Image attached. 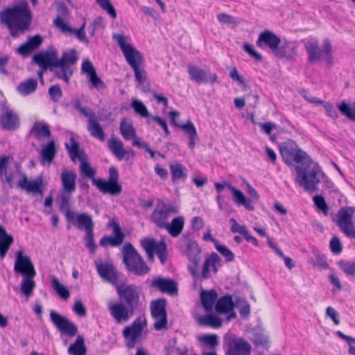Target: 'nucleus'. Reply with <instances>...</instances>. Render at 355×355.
I'll list each match as a JSON object with an SVG mask.
<instances>
[{
  "label": "nucleus",
  "instance_id": "a18cd8bd",
  "mask_svg": "<svg viewBox=\"0 0 355 355\" xmlns=\"http://www.w3.org/2000/svg\"><path fill=\"white\" fill-rule=\"evenodd\" d=\"M203 307L207 311H211L214 304L217 298V293L214 291H202L200 295Z\"/></svg>",
  "mask_w": 355,
  "mask_h": 355
},
{
  "label": "nucleus",
  "instance_id": "e433bc0d",
  "mask_svg": "<svg viewBox=\"0 0 355 355\" xmlns=\"http://www.w3.org/2000/svg\"><path fill=\"white\" fill-rule=\"evenodd\" d=\"M13 242V237L10 234H8L6 229L0 225V257L1 259L6 257V253Z\"/></svg>",
  "mask_w": 355,
  "mask_h": 355
},
{
  "label": "nucleus",
  "instance_id": "bb28decb",
  "mask_svg": "<svg viewBox=\"0 0 355 355\" xmlns=\"http://www.w3.org/2000/svg\"><path fill=\"white\" fill-rule=\"evenodd\" d=\"M112 232L114 236H104L100 241V245L103 247L110 245L112 247L119 246L123 242L124 234L121 232L119 224L112 223Z\"/></svg>",
  "mask_w": 355,
  "mask_h": 355
},
{
  "label": "nucleus",
  "instance_id": "7ed1b4c3",
  "mask_svg": "<svg viewBox=\"0 0 355 355\" xmlns=\"http://www.w3.org/2000/svg\"><path fill=\"white\" fill-rule=\"evenodd\" d=\"M297 177L295 181L300 187L309 193L318 190V185L322 179L324 173L316 162L310 158V162L295 166Z\"/></svg>",
  "mask_w": 355,
  "mask_h": 355
},
{
  "label": "nucleus",
  "instance_id": "4d7b16f0",
  "mask_svg": "<svg viewBox=\"0 0 355 355\" xmlns=\"http://www.w3.org/2000/svg\"><path fill=\"white\" fill-rule=\"evenodd\" d=\"M102 9L105 10L112 19L116 17V12L110 0H96Z\"/></svg>",
  "mask_w": 355,
  "mask_h": 355
},
{
  "label": "nucleus",
  "instance_id": "dca6fc26",
  "mask_svg": "<svg viewBox=\"0 0 355 355\" xmlns=\"http://www.w3.org/2000/svg\"><path fill=\"white\" fill-rule=\"evenodd\" d=\"M51 320L53 324L60 331L69 336H73L76 334L77 327L66 317L62 316L55 312L51 311L50 313Z\"/></svg>",
  "mask_w": 355,
  "mask_h": 355
},
{
  "label": "nucleus",
  "instance_id": "338daca9",
  "mask_svg": "<svg viewBox=\"0 0 355 355\" xmlns=\"http://www.w3.org/2000/svg\"><path fill=\"white\" fill-rule=\"evenodd\" d=\"M230 222L232 223L231 231L234 233H239L244 236L246 234L248 230L245 226L238 223L234 218H230Z\"/></svg>",
  "mask_w": 355,
  "mask_h": 355
},
{
  "label": "nucleus",
  "instance_id": "f257e3e1",
  "mask_svg": "<svg viewBox=\"0 0 355 355\" xmlns=\"http://www.w3.org/2000/svg\"><path fill=\"white\" fill-rule=\"evenodd\" d=\"M31 12L26 3L7 8L0 12V24L6 25L11 35L17 37L29 26Z\"/></svg>",
  "mask_w": 355,
  "mask_h": 355
},
{
  "label": "nucleus",
  "instance_id": "412c9836",
  "mask_svg": "<svg viewBox=\"0 0 355 355\" xmlns=\"http://www.w3.org/2000/svg\"><path fill=\"white\" fill-rule=\"evenodd\" d=\"M107 146L109 150L119 161L123 159L128 160L130 157L134 156V152L132 150H126L123 143L118 138L111 137L108 140Z\"/></svg>",
  "mask_w": 355,
  "mask_h": 355
},
{
  "label": "nucleus",
  "instance_id": "ea45409f",
  "mask_svg": "<svg viewBox=\"0 0 355 355\" xmlns=\"http://www.w3.org/2000/svg\"><path fill=\"white\" fill-rule=\"evenodd\" d=\"M55 145L53 141H50L46 145H44L40 152L42 164H45L47 163L48 164H50L53 162L55 156Z\"/></svg>",
  "mask_w": 355,
  "mask_h": 355
},
{
  "label": "nucleus",
  "instance_id": "f8f14e48",
  "mask_svg": "<svg viewBox=\"0 0 355 355\" xmlns=\"http://www.w3.org/2000/svg\"><path fill=\"white\" fill-rule=\"evenodd\" d=\"M140 243L150 261L154 260V254L156 253L161 263H164L166 259V245L164 241H157L154 239L144 238L141 240Z\"/></svg>",
  "mask_w": 355,
  "mask_h": 355
},
{
  "label": "nucleus",
  "instance_id": "79ce46f5",
  "mask_svg": "<svg viewBox=\"0 0 355 355\" xmlns=\"http://www.w3.org/2000/svg\"><path fill=\"white\" fill-rule=\"evenodd\" d=\"M37 87V80L33 78H29L20 83L17 87V91L20 95L26 96L35 92Z\"/></svg>",
  "mask_w": 355,
  "mask_h": 355
},
{
  "label": "nucleus",
  "instance_id": "13d9d810",
  "mask_svg": "<svg viewBox=\"0 0 355 355\" xmlns=\"http://www.w3.org/2000/svg\"><path fill=\"white\" fill-rule=\"evenodd\" d=\"M215 248L217 251L225 258L227 261H232L234 260V255L233 252L225 245H221L218 242L216 243Z\"/></svg>",
  "mask_w": 355,
  "mask_h": 355
},
{
  "label": "nucleus",
  "instance_id": "0eeeda50",
  "mask_svg": "<svg viewBox=\"0 0 355 355\" xmlns=\"http://www.w3.org/2000/svg\"><path fill=\"white\" fill-rule=\"evenodd\" d=\"M279 151L284 161L288 165L294 163L304 164L310 162V157L304 151L299 149L297 144L288 140L279 145Z\"/></svg>",
  "mask_w": 355,
  "mask_h": 355
},
{
  "label": "nucleus",
  "instance_id": "a19ab883",
  "mask_svg": "<svg viewBox=\"0 0 355 355\" xmlns=\"http://www.w3.org/2000/svg\"><path fill=\"white\" fill-rule=\"evenodd\" d=\"M228 189L231 191L233 200L236 205H243L248 210L254 209V207L250 204V200L240 190L236 189L232 185L228 186Z\"/></svg>",
  "mask_w": 355,
  "mask_h": 355
},
{
  "label": "nucleus",
  "instance_id": "de8ad7c7",
  "mask_svg": "<svg viewBox=\"0 0 355 355\" xmlns=\"http://www.w3.org/2000/svg\"><path fill=\"white\" fill-rule=\"evenodd\" d=\"M51 280L52 287L58 295L64 300L68 299L70 296L68 288L62 285L59 279L54 275L51 276Z\"/></svg>",
  "mask_w": 355,
  "mask_h": 355
},
{
  "label": "nucleus",
  "instance_id": "473e14b6",
  "mask_svg": "<svg viewBox=\"0 0 355 355\" xmlns=\"http://www.w3.org/2000/svg\"><path fill=\"white\" fill-rule=\"evenodd\" d=\"M172 182L175 184L184 182L187 178V169L178 162H172L169 164Z\"/></svg>",
  "mask_w": 355,
  "mask_h": 355
},
{
  "label": "nucleus",
  "instance_id": "1a4fd4ad",
  "mask_svg": "<svg viewBox=\"0 0 355 355\" xmlns=\"http://www.w3.org/2000/svg\"><path fill=\"white\" fill-rule=\"evenodd\" d=\"M76 60L77 58L74 50L64 52L60 60L57 56V69H55V76L68 83L73 74L71 65L73 64Z\"/></svg>",
  "mask_w": 355,
  "mask_h": 355
},
{
  "label": "nucleus",
  "instance_id": "4468645a",
  "mask_svg": "<svg viewBox=\"0 0 355 355\" xmlns=\"http://www.w3.org/2000/svg\"><path fill=\"white\" fill-rule=\"evenodd\" d=\"M355 207L342 208L338 214V225L345 235L350 238L355 237V227L352 223Z\"/></svg>",
  "mask_w": 355,
  "mask_h": 355
},
{
  "label": "nucleus",
  "instance_id": "5fc2aeb1",
  "mask_svg": "<svg viewBox=\"0 0 355 355\" xmlns=\"http://www.w3.org/2000/svg\"><path fill=\"white\" fill-rule=\"evenodd\" d=\"M218 336L216 334H204L198 337V340L205 345L214 348L218 345Z\"/></svg>",
  "mask_w": 355,
  "mask_h": 355
},
{
  "label": "nucleus",
  "instance_id": "cd10ccee",
  "mask_svg": "<svg viewBox=\"0 0 355 355\" xmlns=\"http://www.w3.org/2000/svg\"><path fill=\"white\" fill-rule=\"evenodd\" d=\"M67 220L79 230H85L87 232L94 228L92 218L87 214H76L73 212V216L70 218H67Z\"/></svg>",
  "mask_w": 355,
  "mask_h": 355
},
{
  "label": "nucleus",
  "instance_id": "774afa93",
  "mask_svg": "<svg viewBox=\"0 0 355 355\" xmlns=\"http://www.w3.org/2000/svg\"><path fill=\"white\" fill-rule=\"evenodd\" d=\"M85 240L86 241V246L89 249V250L92 252H94L96 245H95L94 241L93 230H89L86 232Z\"/></svg>",
  "mask_w": 355,
  "mask_h": 355
},
{
  "label": "nucleus",
  "instance_id": "c756f323",
  "mask_svg": "<svg viewBox=\"0 0 355 355\" xmlns=\"http://www.w3.org/2000/svg\"><path fill=\"white\" fill-rule=\"evenodd\" d=\"M234 303L231 296H225L220 297L216 304V311L218 313H227V320H231L236 318V314L233 311Z\"/></svg>",
  "mask_w": 355,
  "mask_h": 355
},
{
  "label": "nucleus",
  "instance_id": "a878e982",
  "mask_svg": "<svg viewBox=\"0 0 355 355\" xmlns=\"http://www.w3.org/2000/svg\"><path fill=\"white\" fill-rule=\"evenodd\" d=\"M92 183L103 193L117 196L121 193L122 187L119 183L93 178Z\"/></svg>",
  "mask_w": 355,
  "mask_h": 355
},
{
  "label": "nucleus",
  "instance_id": "c03bdc74",
  "mask_svg": "<svg viewBox=\"0 0 355 355\" xmlns=\"http://www.w3.org/2000/svg\"><path fill=\"white\" fill-rule=\"evenodd\" d=\"M87 130L93 137L101 141L105 140V134L101 125L98 122L97 119L94 121L91 120V122L87 123Z\"/></svg>",
  "mask_w": 355,
  "mask_h": 355
},
{
  "label": "nucleus",
  "instance_id": "9b49d317",
  "mask_svg": "<svg viewBox=\"0 0 355 355\" xmlns=\"http://www.w3.org/2000/svg\"><path fill=\"white\" fill-rule=\"evenodd\" d=\"M110 315L118 324L125 323L133 316L135 311L122 301H110L107 304Z\"/></svg>",
  "mask_w": 355,
  "mask_h": 355
},
{
  "label": "nucleus",
  "instance_id": "6e6552de",
  "mask_svg": "<svg viewBox=\"0 0 355 355\" xmlns=\"http://www.w3.org/2000/svg\"><path fill=\"white\" fill-rule=\"evenodd\" d=\"M116 289L123 302L134 311L141 305V291L139 286L134 284H120L116 285Z\"/></svg>",
  "mask_w": 355,
  "mask_h": 355
},
{
  "label": "nucleus",
  "instance_id": "423d86ee",
  "mask_svg": "<svg viewBox=\"0 0 355 355\" xmlns=\"http://www.w3.org/2000/svg\"><path fill=\"white\" fill-rule=\"evenodd\" d=\"M112 38L119 46L127 62L132 68L144 65L142 54L130 44L129 37L124 34L113 33Z\"/></svg>",
  "mask_w": 355,
  "mask_h": 355
},
{
  "label": "nucleus",
  "instance_id": "72a5a7b5",
  "mask_svg": "<svg viewBox=\"0 0 355 355\" xmlns=\"http://www.w3.org/2000/svg\"><path fill=\"white\" fill-rule=\"evenodd\" d=\"M30 134L36 139H40L49 137L51 131L44 121H36L31 129Z\"/></svg>",
  "mask_w": 355,
  "mask_h": 355
},
{
  "label": "nucleus",
  "instance_id": "2f4dec72",
  "mask_svg": "<svg viewBox=\"0 0 355 355\" xmlns=\"http://www.w3.org/2000/svg\"><path fill=\"white\" fill-rule=\"evenodd\" d=\"M220 259L216 253L213 252L207 257L202 268V275L203 278L208 279L211 277V272L216 273L218 267L220 266Z\"/></svg>",
  "mask_w": 355,
  "mask_h": 355
},
{
  "label": "nucleus",
  "instance_id": "58836bf2",
  "mask_svg": "<svg viewBox=\"0 0 355 355\" xmlns=\"http://www.w3.org/2000/svg\"><path fill=\"white\" fill-rule=\"evenodd\" d=\"M42 42V38L40 35H35L28 39L24 44L17 49V52L23 55H28L33 50L37 49Z\"/></svg>",
  "mask_w": 355,
  "mask_h": 355
},
{
  "label": "nucleus",
  "instance_id": "20e7f679",
  "mask_svg": "<svg viewBox=\"0 0 355 355\" xmlns=\"http://www.w3.org/2000/svg\"><path fill=\"white\" fill-rule=\"evenodd\" d=\"M123 261L128 270L138 276L148 274L150 268L130 243H126L123 247Z\"/></svg>",
  "mask_w": 355,
  "mask_h": 355
},
{
  "label": "nucleus",
  "instance_id": "69168bd1",
  "mask_svg": "<svg viewBox=\"0 0 355 355\" xmlns=\"http://www.w3.org/2000/svg\"><path fill=\"white\" fill-rule=\"evenodd\" d=\"M92 86L98 90L104 89L105 85L103 81L97 76L96 72L88 77Z\"/></svg>",
  "mask_w": 355,
  "mask_h": 355
},
{
  "label": "nucleus",
  "instance_id": "680f3d73",
  "mask_svg": "<svg viewBox=\"0 0 355 355\" xmlns=\"http://www.w3.org/2000/svg\"><path fill=\"white\" fill-rule=\"evenodd\" d=\"M80 160V171L82 173L85 175L89 178H93L95 174V171L91 168L89 164L84 160V157H82Z\"/></svg>",
  "mask_w": 355,
  "mask_h": 355
},
{
  "label": "nucleus",
  "instance_id": "864d4df0",
  "mask_svg": "<svg viewBox=\"0 0 355 355\" xmlns=\"http://www.w3.org/2000/svg\"><path fill=\"white\" fill-rule=\"evenodd\" d=\"M218 21L223 25H227L230 27L234 28L236 26L239 21L236 18L227 15L226 13H220L217 15Z\"/></svg>",
  "mask_w": 355,
  "mask_h": 355
},
{
  "label": "nucleus",
  "instance_id": "09e8293b",
  "mask_svg": "<svg viewBox=\"0 0 355 355\" xmlns=\"http://www.w3.org/2000/svg\"><path fill=\"white\" fill-rule=\"evenodd\" d=\"M70 355H85L86 348L84 345V339L78 336L76 342L71 345L68 349Z\"/></svg>",
  "mask_w": 355,
  "mask_h": 355
},
{
  "label": "nucleus",
  "instance_id": "9d476101",
  "mask_svg": "<svg viewBox=\"0 0 355 355\" xmlns=\"http://www.w3.org/2000/svg\"><path fill=\"white\" fill-rule=\"evenodd\" d=\"M146 327V318L144 317H139L130 325L124 328L123 336L127 341V346L129 348L134 347L135 343L141 337Z\"/></svg>",
  "mask_w": 355,
  "mask_h": 355
},
{
  "label": "nucleus",
  "instance_id": "7c9ffc66",
  "mask_svg": "<svg viewBox=\"0 0 355 355\" xmlns=\"http://www.w3.org/2000/svg\"><path fill=\"white\" fill-rule=\"evenodd\" d=\"M297 54V46L291 42L280 40L279 46L274 55L279 58L291 59L295 56Z\"/></svg>",
  "mask_w": 355,
  "mask_h": 355
},
{
  "label": "nucleus",
  "instance_id": "f3484780",
  "mask_svg": "<svg viewBox=\"0 0 355 355\" xmlns=\"http://www.w3.org/2000/svg\"><path fill=\"white\" fill-rule=\"evenodd\" d=\"M33 60L43 70H46L49 67L54 71L57 69V51L54 49L40 52L34 55Z\"/></svg>",
  "mask_w": 355,
  "mask_h": 355
},
{
  "label": "nucleus",
  "instance_id": "b1692460",
  "mask_svg": "<svg viewBox=\"0 0 355 355\" xmlns=\"http://www.w3.org/2000/svg\"><path fill=\"white\" fill-rule=\"evenodd\" d=\"M150 286L158 289L162 293L168 294H175L178 291L176 283L170 279L157 277L153 280H148Z\"/></svg>",
  "mask_w": 355,
  "mask_h": 355
},
{
  "label": "nucleus",
  "instance_id": "4c0bfd02",
  "mask_svg": "<svg viewBox=\"0 0 355 355\" xmlns=\"http://www.w3.org/2000/svg\"><path fill=\"white\" fill-rule=\"evenodd\" d=\"M169 116L171 118L172 123L182 129L185 134L189 137H198L197 130L193 125V123L191 121H188L184 124H179L175 122V119L179 117L180 113L177 111H171L168 113Z\"/></svg>",
  "mask_w": 355,
  "mask_h": 355
},
{
  "label": "nucleus",
  "instance_id": "bf43d9fd",
  "mask_svg": "<svg viewBox=\"0 0 355 355\" xmlns=\"http://www.w3.org/2000/svg\"><path fill=\"white\" fill-rule=\"evenodd\" d=\"M56 28L60 29L63 33L72 35L73 28L69 27L68 24L60 17H58L53 21Z\"/></svg>",
  "mask_w": 355,
  "mask_h": 355
},
{
  "label": "nucleus",
  "instance_id": "052dcab7",
  "mask_svg": "<svg viewBox=\"0 0 355 355\" xmlns=\"http://www.w3.org/2000/svg\"><path fill=\"white\" fill-rule=\"evenodd\" d=\"M135 72L136 80L140 84L144 83L147 78V73L144 65H139L132 68Z\"/></svg>",
  "mask_w": 355,
  "mask_h": 355
},
{
  "label": "nucleus",
  "instance_id": "37998d69",
  "mask_svg": "<svg viewBox=\"0 0 355 355\" xmlns=\"http://www.w3.org/2000/svg\"><path fill=\"white\" fill-rule=\"evenodd\" d=\"M199 324L218 329L222 326V320L214 314H207L197 318Z\"/></svg>",
  "mask_w": 355,
  "mask_h": 355
},
{
  "label": "nucleus",
  "instance_id": "393cba45",
  "mask_svg": "<svg viewBox=\"0 0 355 355\" xmlns=\"http://www.w3.org/2000/svg\"><path fill=\"white\" fill-rule=\"evenodd\" d=\"M62 190L69 194H71L76 189L77 174L73 170L62 169L60 174Z\"/></svg>",
  "mask_w": 355,
  "mask_h": 355
},
{
  "label": "nucleus",
  "instance_id": "4be33fe9",
  "mask_svg": "<svg viewBox=\"0 0 355 355\" xmlns=\"http://www.w3.org/2000/svg\"><path fill=\"white\" fill-rule=\"evenodd\" d=\"M1 125L6 130H15L20 125V119L16 112L8 107L3 108Z\"/></svg>",
  "mask_w": 355,
  "mask_h": 355
},
{
  "label": "nucleus",
  "instance_id": "f704fd0d",
  "mask_svg": "<svg viewBox=\"0 0 355 355\" xmlns=\"http://www.w3.org/2000/svg\"><path fill=\"white\" fill-rule=\"evenodd\" d=\"M186 255L195 266L201 261V250L196 241H190L187 245Z\"/></svg>",
  "mask_w": 355,
  "mask_h": 355
},
{
  "label": "nucleus",
  "instance_id": "603ef678",
  "mask_svg": "<svg viewBox=\"0 0 355 355\" xmlns=\"http://www.w3.org/2000/svg\"><path fill=\"white\" fill-rule=\"evenodd\" d=\"M66 148L68 149L72 161L75 162L76 158L82 159V157H83V155L80 154L78 151V144L73 138L70 139V146L66 144Z\"/></svg>",
  "mask_w": 355,
  "mask_h": 355
},
{
  "label": "nucleus",
  "instance_id": "e2e57ef3",
  "mask_svg": "<svg viewBox=\"0 0 355 355\" xmlns=\"http://www.w3.org/2000/svg\"><path fill=\"white\" fill-rule=\"evenodd\" d=\"M313 202L315 206L324 214H328V206L324 198L322 196H315L313 198Z\"/></svg>",
  "mask_w": 355,
  "mask_h": 355
},
{
  "label": "nucleus",
  "instance_id": "8fccbe9b",
  "mask_svg": "<svg viewBox=\"0 0 355 355\" xmlns=\"http://www.w3.org/2000/svg\"><path fill=\"white\" fill-rule=\"evenodd\" d=\"M70 198L71 194L65 192L60 196V209L64 213L66 218H70L73 216V211H71L69 209Z\"/></svg>",
  "mask_w": 355,
  "mask_h": 355
},
{
  "label": "nucleus",
  "instance_id": "5701e85b",
  "mask_svg": "<svg viewBox=\"0 0 355 355\" xmlns=\"http://www.w3.org/2000/svg\"><path fill=\"white\" fill-rule=\"evenodd\" d=\"M250 345L240 338H233L229 341L227 355H250Z\"/></svg>",
  "mask_w": 355,
  "mask_h": 355
},
{
  "label": "nucleus",
  "instance_id": "a211bd4d",
  "mask_svg": "<svg viewBox=\"0 0 355 355\" xmlns=\"http://www.w3.org/2000/svg\"><path fill=\"white\" fill-rule=\"evenodd\" d=\"M96 270L99 276L105 281L116 287L119 273L116 268L110 262H96Z\"/></svg>",
  "mask_w": 355,
  "mask_h": 355
},
{
  "label": "nucleus",
  "instance_id": "0e129e2a",
  "mask_svg": "<svg viewBox=\"0 0 355 355\" xmlns=\"http://www.w3.org/2000/svg\"><path fill=\"white\" fill-rule=\"evenodd\" d=\"M340 269L348 275H355V262L340 261L339 263Z\"/></svg>",
  "mask_w": 355,
  "mask_h": 355
},
{
  "label": "nucleus",
  "instance_id": "f03ea898",
  "mask_svg": "<svg viewBox=\"0 0 355 355\" xmlns=\"http://www.w3.org/2000/svg\"><path fill=\"white\" fill-rule=\"evenodd\" d=\"M15 257L14 271L15 273L22 275L21 292L28 298L32 295L36 286L34 281L36 271L31 257L25 254L23 250H18L15 253Z\"/></svg>",
  "mask_w": 355,
  "mask_h": 355
},
{
  "label": "nucleus",
  "instance_id": "6ab92c4d",
  "mask_svg": "<svg viewBox=\"0 0 355 355\" xmlns=\"http://www.w3.org/2000/svg\"><path fill=\"white\" fill-rule=\"evenodd\" d=\"M280 40L281 39L275 33L267 30L264 31L259 35L257 45L262 49H269L274 54L278 45L279 46Z\"/></svg>",
  "mask_w": 355,
  "mask_h": 355
},
{
  "label": "nucleus",
  "instance_id": "6e6d98bb",
  "mask_svg": "<svg viewBox=\"0 0 355 355\" xmlns=\"http://www.w3.org/2000/svg\"><path fill=\"white\" fill-rule=\"evenodd\" d=\"M132 107L134 109L135 112L139 114L142 117H148L149 112L145 105L139 100L135 99L131 103Z\"/></svg>",
  "mask_w": 355,
  "mask_h": 355
},
{
  "label": "nucleus",
  "instance_id": "49530a36",
  "mask_svg": "<svg viewBox=\"0 0 355 355\" xmlns=\"http://www.w3.org/2000/svg\"><path fill=\"white\" fill-rule=\"evenodd\" d=\"M120 132L125 140H130L137 135L132 123L126 119H123L121 122Z\"/></svg>",
  "mask_w": 355,
  "mask_h": 355
},
{
  "label": "nucleus",
  "instance_id": "39448f33",
  "mask_svg": "<svg viewBox=\"0 0 355 355\" xmlns=\"http://www.w3.org/2000/svg\"><path fill=\"white\" fill-rule=\"evenodd\" d=\"M305 49L308 54V60L310 62H315L324 59L329 64H332L331 44L329 40H324L322 47H319V42L315 38L309 39L305 42Z\"/></svg>",
  "mask_w": 355,
  "mask_h": 355
},
{
  "label": "nucleus",
  "instance_id": "2eb2a0df",
  "mask_svg": "<svg viewBox=\"0 0 355 355\" xmlns=\"http://www.w3.org/2000/svg\"><path fill=\"white\" fill-rule=\"evenodd\" d=\"M150 310L152 317L155 321V329L157 331L166 329L167 324L166 301L164 300H159L153 302L150 306Z\"/></svg>",
  "mask_w": 355,
  "mask_h": 355
},
{
  "label": "nucleus",
  "instance_id": "3c124183",
  "mask_svg": "<svg viewBox=\"0 0 355 355\" xmlns=\"http://www.w3.org/2000/svg\"><path fill=\"white\" fill-rule=\"evenodd\" d=\"M338 108L343 115L355 122V101L351 106L343 101L338 105Z\"/></svg>",
  "mask_w": 355,
  "mask_h": 355
},
{
  "label": "nucleus",
  "instance_id": "c9c22d12",
  "mask_svg": "<svg viewBox=\"0 0 355 355\" xmlns=\"http://www.w3.org/2000/svg\"><path fill=\"white\" fill-rule=\"evenodd\" d=\"M184 225V217L178 216L174 218L171 223L168 222L163 229H165L173 237H177L182 233Z\"/></svg>",
  "mask_w": 355,
  "mask_h": 355
},
{
  "label": "nucleus",
  "instance_id": "c85d7f7f",
  "mask_svg": "<svg viewBox=\"0 0 355 355\" xmlns=\"http://www.w3.org/2000/svg\"><path fill=\"white\" fill-rule=\"evenodd\" d=\"M43 180L38 177L33 180H29L26 175H23L21 180L18 182V187L28 193H42V187Z\"/></svg>",
  "mask_w": 355,
  "mask_h": 355
},
{
  "label": "nucleus",
  "instance_id": "aec40b11",
  "mask_svg": "<svg viewBox=\"0 0 355 355\" xmlns=\"http://www.w3.org/2000/svg\"><path fill=\"white\" fill-rule=\"evenodd\" d=\"M188 73L190 78L198 84L206 83L209 81L214 83L217 81L216 73L211 74L209 71L202 69L197 66L189 65L188 67Z\"/></svg>",
  "mask_w": 355,
  "mask_h": 355
},
{
  "label": "nucleus",
  "instance_id": "ddd939ff",
  "mask_svg": "<svg viewBox=\"0 0 355 355\" xmlns=\"http://www.w3.org/2000/svg\"><path fill=\"white\" fill-rule=\"evenodd\" d=\"M178 211L179 209L176 206L161 202L156 206L151 214L150 219L157 227L163 229L168 223V217L171 214H177Z\"/></svg>",
  "mask_w": 355,
  "mask_h": 355
}]
</instances>
